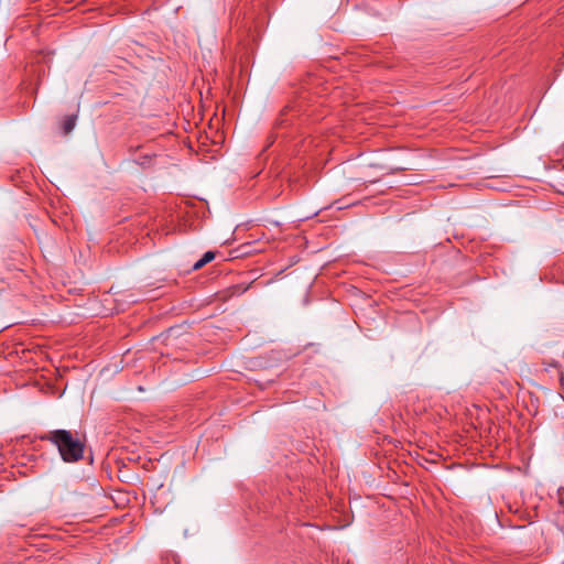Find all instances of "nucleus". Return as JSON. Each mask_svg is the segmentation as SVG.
Listing matches in <instances>:
<instances>
[{
    "instance_id": "nucleus-1",
    "label": "nucleus",
    "mask_w": 564,
    "mask_h": 564,
    "mask_svg": "<svg viewBox=\"0 0 564 564\" xmlns=\"http://www.w3.org/2000/svg\"><path fill=\"white\" fill-rule=\"evenodd\" d=\"M43 441L51 442L66 463H75L83 458L85 444L76 437L70 431L54 430L47 432L41 437Z\"/></svg>"
},
{
    "instance_id": "nucleus-2",
    "label": "nucleus",
    "mask_w": 564,
    "mask_h": 564,
    "mask_svg": "<svg viewBox=\"0 0 564 564\" xmlns=\"http://www.w3.org/2000/svg\"><path fill=\"white\" fill-rule=\"evenodd\" d=\"M215 259V253L213 251H207L204 253V256L194 263L193 269L199 270L210 261Z\"/></svg>"
},
{
    "instance_id": "nucleus-3",
    "label": "nucleus",
    "mask_w": 564,
    "mask_h": 564,
    "mask_svg": "<svg viewBox=\"0 0 564 564\" xmlns=\"http://www.w3.org/2000/svg\"><path fill=\"white\" fill-rule=\"evenodd\" d=\"M75 124H76V117L75 116L67 117L63 123L64 132L69 133L75 128Z\"/></svg>"
}]
</instances>
